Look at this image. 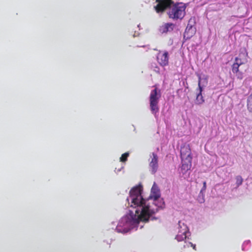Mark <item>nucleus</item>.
I'll use <instances>...</instances> for the list:
<instances>
[{
    "label": "nucleus",
    "instance_id": "obj_1",
    "mask_svg": "<svg viewBox=\"0 0 252 252\" xmlns=\"http://www.w3.org/2000/svg\"><path fill=\"white\" fill-rule=\"evenodd\" d=\"M142 187L141 186L133 187L129 191V196L126 200L134 210L129 211V214L123 217L116 227L118 232L126 233L131 229L136 227L140 221L147 222L154 220L153 217L158 209L164 206L163 199L160 197L159 189L154 183L150 195L147 199L142 195Z\"/></svg>",
    "mask_w": 252,
    "mask_h": 252
},
{
    "label": "nucleus",
    "instance_id": "obj_2",
    "mask_svg": "<svg viewBox=\"0 0 252 252\" xmlns=\"http://www.w3.org/2000/svg\"><path fill=\"white\" fill-rule=\"evenodd\" d=\"M173 4V2L171 0H160L154 6V8L158 13L160 14L169 8L168 14L170 18L182 19L185 15V5L183 3Z\"/></svg>",
    "mask_w": 252,
    "mask_h": 252
},
{
    "label": "nucleus",
    "instance_id": "obj_3",
    "mask_svg": "<svg viewBox=\"0 0 252 252\" xmlns=\"http://www.w3.org/2000/svg\"><path fill=\"white\" fill-rule=\"evenodd\" d=\"M181 158L182 161V169L188 170L191 165V151L189 145H184L181 149Z\"/></svg>",
    "mask_w": 252,
    "mask_h": 252
},
{
    "label": "nucleus",
    "instance_id": "obj_4",
    "mask_svg": "<svg viewBox=\"0 0 252 252\" xmlns=\"http://www.w3.org/2000/svg\"><path fill=\"white\" fill-rule=\"evenodd\" d=\"M161 94L157 88L152 91L150 96V106L152 114L156 115L159 111L158 103Z\"/></svg>",
    "mask_w": 252,
    "mask_h": 252
},
{
    "label": "nucleus",
    "instance_id": "obj_5",
    "mask_svg": "<svg viewBox=\"0 0 252 252\" xmlns=\"http://www.w3.org/2000/svg\"><path fill=\"white\" fill-rule=\"evenodd\" d=\"M178 232L176 236L175 239L178 241L180 242L184 240L187 237V233H189V229L187 225L182 221H179L178 222Z\"/></svg>",
    "mask_w": 252,
    "mask_h": 252
},
{
    "label": "nucleus",
    "instance_id": "obj_6",
    "mask_svg": "<svg viewBox=\"0 0 252 252\" xmlns=\"http://www.w3.org/2000/svg\"><path fill=\"white\" fill-rule=\"evenodd\" d=\"M149 161L150 171L152 174H154L157 171L158 167V155L154 153H152L150 155Z\"/></svg>",
    "mask_w": 252,
    "mask_h": 252
},
{
    "label": "nucleus",
    "instance_id": "obj_7",
    "mask_svg": "<svg viewBox=\"0 0 252 252\" xmlns=\"http://www.w3.org/2000/svg\"><path fill=\"white\" fill-rule=\"evenodd\" d=\"M194 23L193 19H189L185 32V37L187 36V38H190L195 33L196 29L194 27Z\"/></svg>",
    "mask_w": 252,
    "mask_h": 252
},
{
    "label": "nucleus",
    "instance_id": "obj_8",
    "mask_svg": "<svg viewBox=\"0 0 252 252\" xmlns=\"http://www.w3.org/2000/svg\"><path fill=\"white\" fill-rule=\"evenodd\" d=\"M243 63L242 62L241 59L236 57L235 58V62L233 63L232 67V72L234 73H235L237 78L240 79H242L243 74L241 72L239 71V67Z\"/></svg>",
    "mask_w": 252,
    "mask_h": 252
},
{
    "label": "nucleus",
    "instance_id": "obj_9",
    "mask_svg": "<svg viewBox=\"0 0 252 252\" xmlns=\"http://www.w3.org/2000/svg\"><path fill=\"white\" fill-rule=\"evenodd\" d=\"M157 60L159 63L162 66H165L168 63V53L159 52L157 55Z\"/></svg>",
    "mask_w": 252,
    "mask_h": 252
},
{
    "label": "nucleus",
    "instance_id": "obj_10",
    "mask_svg": "<svg viewBox=\"0 0 252 252\" xmlns=\"http://www.w3.org/2000/svg\"><path fill=\"white\" fill-rule=\"evenodd\" d=\"M201 80L200 79V80L198 81V91L199 92L197 93L195 100V103L197 104L200 105L202 104L204 102V99H203V97L202 95V87L201 86Z\"/></svg>",
    "mask_w": 252,
    "mask_h": 252
},
{
    "label": "nucleus",
    "instance_id": "obj_11",
    "mask_svg": "<svg viewBox=\"0 0 252 252\" xmlns=\"http://www.w3.org/2000/svg\"><path fill=\"white\" fill-rule=\"evenodd\" d=\"M174 25L172 23H166L160 27L159 31L161 33H166L173 30Z\"/></svg>",
    "mask_w": 252,
    "mask_h": 252
},
{
    "label": "nucleus",
    "instance_id": "obj_12",
    "mask_svg": "<svg viewBox=\"0 0 252 252\" xmlns=\"http://www.w3.org/2000/svg\"><path fill=\"white\" fill-rule=\"evenodd\" d=\"M247 106L248 110L252 113V94L248 97Z\"/></svg>",
    "mask_w": 252,
    "mask_h": 252
},
{
    "label": "nucleus",
    "instance_id": "obj_13",
    "mask_svg": "<svg viewBox=\"0 0 252 252\" xmlns=\"http://www.w3.org/2000/svg\"><path fill=\"white\" fill-rule=\"evenodd\" d=\"M129 156L128 153H126L123 154L120 158V161L122 162H125L127 160V158Z\"/></svg>",
    "mask_w": 252,
    "mask_h": 252
},
{
    "label": "nucleus",
    "instance_id": "obj_14",
    "mask_svg": "<svg viewBox=\"0 0 252 252\" xmlns=\"http://www.w3.org/2000/svg\"><path fill=\"white\" fill-rule=\"evenodd\" d=\"M200 79L201 80V86L202 87V89L203 87H205L206 85L207 84V81L206 80V79L205 78H201L200 76L199 77V81L200 80Z\"/></svg>",
    "mask_w": 252,
    "mask_h": 252
},
{
    "label": "nucleus",
    "instance_id": "obj_15",
    "mask_svg": "<svg viewBox=\"0 0 252 252\" xmlns=\"http://www.w3.org/2000/svg\"><path fill=\"white\" fill-rule=\"evenodd\" d=\"M236 184L237 185V187H239L240 185H241L242 184L243 182V179L241 176H237L236 177Z\"/></svg>",
    "mask_w": 252,
    "mask_h": 252
},
{
    "label": "nucleus",
    "instance_id": "obj_16",
    "mask_svg": "<svg viewBox=\"0 0 252 252\" xmlns=\"http://www.w3.org/2000/svg\"><path fill=\"white\" fill-rule=\"evenodd\" d=\"M206 189V182H203V186L200 190V194H203V192L205 191Z\"/></svg>",
    "mask_w": 252,
    "mask_h": 252
},
{
    "label": "nucleus",
    "instance_id": "obj_17",
    "mask_svg": "<svg viewBox=\"0 0 252 252\" xmlns=\"http://www.w3.org/2000/svg\"><path fill=\"white\" fill-rule=\"evenodd\" d=\"M189 244L191 245V246L193 248L194 250H196L195 245H194L191 243H189Z\"/></svg>",
    "mask_w": 252,
    "mask_h": 252
},
{
    "label": "nucleus",
    "instance_id": "obj_18",
    "mask_svg": "<svg viewBox=\"0 0 252 252\" xmlns=\"http://www.w3.org/2000/svg\"><path fill=\"white\" fill-rule=\"evenodd\" d=\"M199 201L200 203H203V202H204V199H203V198H202V199H200V200H199Z\"/></svg>",
    "mask_w": 252,
    "mask_h": 252
},
{
    "label": "nucleus",
    "instance_id": "obj_19",
    "mask_svg": "<svg viewBox=\"0 0 252 252\" xmlns=\"http://www.w3.org/2000/svg\"><path fill=\"white\" fill-rule=\"evenodd\" d=\"M121 171V169L118 170V172H119Z\"/></svg>",
    "mask_w": 252,
    "mask_h": 252
}]
</instances>
